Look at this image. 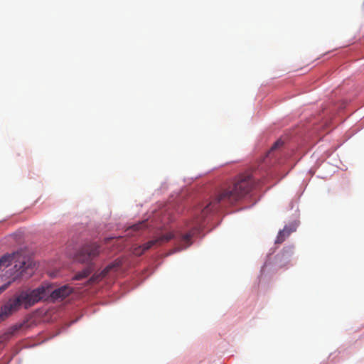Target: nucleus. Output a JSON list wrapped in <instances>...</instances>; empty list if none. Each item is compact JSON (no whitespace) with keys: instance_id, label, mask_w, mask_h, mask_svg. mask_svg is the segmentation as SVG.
<instances>
[{"instance_id":"nucleus-6","label":"nucleus","mask_w":364,"mask_h":364,"mask_svg":"<svg viewBox=\"0 0 364 364\" xmlns=\"http://www.w3.org/2000/svg\"><path fill=\"white\" fill-rule=\"evenodd\" d=\"M172 237L173 235L169 234L168 235L162 236L151 240L142 245L134 247L132 250V253L136 256H140L144 252L149 250L154 246H158L161 245V243L164 242L168 241L171 238H172Z\"/></svg>"},{"instance_id":"nucleus-11","label":"nucleus","mask_w":364,"mask_h":364,"mask_svg":"<svg viewBox=\"0 0 364 364\" xmlns=\"http://www.w3.org/2000/svg\"><path fill=\"white\" fill-rule=\"evenodd\" d=\"M11 284V282H9L0 287V294H1L5 290H6Z\"/></svg>"},{"instance_id":"nucleus-1","label":"nucleus","mask_w":364,"mask_h":364,"mask_svg":"<svg viewBox=\"0 0 364 364\" xmlns=\"http://www.w3.org/2000/svg\"><path fill=\"white\" fill-rule=\"evenodd\" d=\"M257 186L252 174L244 173L236 176L234 180L218 188L214 196L202 204L197 210L201 215H197L193 221L186 224L187 231L183 233V250L193 244V237L198 235L203 228V222L205 216L213 208H225L236 204L248 195Z\"/></svg>"},{"instance_id":"nucleus-9","label":"nucleus","mask_w":364,"mask_h":364,"mask_svg":"<svg viewBox=\"0 0 364 364\" xmlns=\"http://www.w3.org/2000/svg\"><path fill=\"white\" fill-rule=\"evenodd\" d=\"M283 141H281V140H278L272 146L271 149L269 150V151L268 152L267 154V156H269L271 153L274 151L275 149H277L278 147L279 146H282L283 145Z\"/></svg>"},{"instance_id":"nucleus-4","label":"nucleus","mask_w":364,"mask_h":364,"mask_svg":"<svg viewBox=\"0 0 364 364\" xmlns=\"http://www.w3.org/2000/svg\"><path fill=\"white\" fill-rule=\"evenodd\" d=\"M14 261L17 276L30 277L35 269L36 264L31 257L18 252L6 254L0 258V269L8 267Z\"/></svg>"},{"instance_id":"nucleus-2","label":"nucleus","mask_w":364,"mask_h":364,"mask_svg":"<svg viewBox=\"0 0 364 364\" xmlns=\"http://www.w3.org/2000/svg\"><path fill=\"white\" fill-rule=\"evenodd\" d=\"M101 252V246L96 242L87 244L81 247L76 254L75 259L80 263L87 264L88 266L76 274L74 279L80 280L84 279L94 271L95 265L92 261L100 255Z\"/></svg>"},{"instance_id":"nucleus-10","label":"nucleus","mask_w":364,"mask_h":364,"mask_svg":"<svg viewBox=\"0 0 364 364\" xmlns=\"http://www.w3.org/2000/svg\"><path fill=\"white\" fill-rule=\"evenodd\" d=\"M146 227V224H145V221H143V222H141V223H136V224H134L132 228L134 230V231H136V230H141V229H143V228H145Z\"/></svg>"},{"instance_id":"nucleus-12","label":"nucleus","mask_w":364,"mask_h":364,"mask_svg":"<svg viewBox=\"0 0 364 364\" xmlns=\"http://www.w3.org/2000/svg\"><path fill=\"white\" fill-rule=\"evenodd\" d=\"M21 325H15V326H14L11 328V332H9V334H11H11H13L15 331H18V329H20V328H21Z\"/></svg>"},{"instance_id":"nucleus-5","label":"nucleus","mask_w":364,"mask_h":364,"mask_svg":"<svg viewBox=\"0 0 364 364\" xmlns=\"http://www.w3.org/2000/svg\"><path fill=\"white\" fill-rule=\"evenodd\" d=\"M35 304L42 301L63 300L73 292V288L69 285H64L53 289L50 284H43L38 287L31 289Z\"/></svg>"},{"instance_id":"nucleus-3","label":"nucleus","mask_w":364,"mask_h":364,"mask_svg":"<svg viewBox=\"0 0 364 364\" xmlns=\"http://www.w3.org/2000/svg\"><path fill=\"white\" fill-rule=\"evenodd\" d=\"M30 289L21 291L18 294L9 299L0 308V322L5 321L14 312L17 311L21 306L28 309L35 305Z\"/></svg>"},{"instance_id":"nucleus-8","label":"nucleus","mask_w":364,"mask_h":364,"mask_svg":"<svg viewBox=\"0 0 364 364\" xmlns=\"http://www.w3.org/2000/svg\"><path fill=\"white\" fill-rule=\"evenodd\" d=\"M294 231H296V227L294 225H286L282 230L279 232L275 242L279 244L282 243L285 239Z\"/></svg>"},{"instance_id":"nucleus-7","label":"nucleus","mask_w":364,"mask_h":364,"mask_svg":"<svg viewBox=\"0 0 364 364\" xmlns=\"http://www.w3.org/2000/svg\"><path fill=\"white\" fill-rule=\"evenodd\" d=\"M121 265V262L119 260H115L114 262L108 264L103 270H102L99 273L94 274L92 277L89 279L88 282L90 284H95L100 282L103 278H105L108 273L111 271L117 270Z\"/></svg>"}]
</instances>
